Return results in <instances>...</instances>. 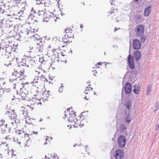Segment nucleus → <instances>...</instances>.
<instances>
[{"mask_svg":"<svg viewBox=\"0 0 159 159\" xmlns=\"http://www.w3.org/2000/svg\"><path fill=\"white\" fill-rule=\"evenodd\" d=\"M45 13V11L44 12L43 10H41L40 9L39 10H38V14L39 16L43 15V17H44Z\"/></svg>","mask_w":159,"mask_h":159,"instance_id":"32","label":"nucleus"},{"mask_svg":"<svg viewBox=\"0 0 159 159\" xmlns=\"http://www.w3.org/2000/svg\"><path fill=\"white\" fill-rule=\"evenodd\" d=\"M24 70L23 69H14V72L12 73V75L9 79V81L11 82H12L16 80L18 78H20V80L24 79Z\"/></svg>","mask_w":159,"mask_h":159,"instance_id":"2","label":"nucleus"},{"mask_svg":"<svg viewBox=\"0 0 159 159\" xmlns=\"http://www.w3.org/2000/svg\"><path fill=\"white\" fill-rule=\"evenodd\" d=\"M42 71V70L40 68H38L35 70V74L38 75H40L41 72Z\"/></svg>","mask_w":159,"mask_h":159,"instance_id":"30","label":"nucleus"},{"mask_svg":"<svg viewBox=\"0 0 159 159\" xmlns=\"http://www.w3.org/2000/svg\"><path fill=\"white\" fill-rule=\"evenodd\" d=\"M21 111H22V115L24 116H26L27 115L28 112L27 109L26 108L23 107H22Z\"/></svg>","mask_w":159,"mask_h":159,"instance_id":"26","label":"nucleus"},{"mask_svg":"<svg viewBox=\"0 0 159 159\" xmlns=\"http://www.w3.org/2000/svg\"><path fill=\"white\" fill-rule=\"evenodd\" d=\"M125 105L127 108L128 109H129L131 108V103L130 102H128L126 103Z\"/></svg>","mask_w":159,"mask_h":159,"instance_id":"36","label":"nucleus"},{"mask_svg":"<svg viewBox=\"0 0 159 159\" xmlns=\"http://www.w3.org/2000/svg\"><path fill=\"white\" fill-rule=\"evenodd\" d=\"M152 87L151 85H148L147 87V92L146 93L147 95H149L150 94V92L151 90Z\"/></svg>","mask_w":159,"mask_h":159,"instance_id":"29","label":"nucleus"},{"mask_svg":"<svg viewBox=\"0 0 159 159\" xmlns=\"http://www.w3.org/2000/svg\"><path fill=\"white\" fill-rule=\"evenodd\" d=\"M26 84H28V82H27L26 83H25L24 84V85H26Z\"/></svg>","mask_w":159,"mask_h":159,"instance_id":"50","label":"nucleus"},{"mask_svg":"<svg viewBox=\"0 0 159 159\" xmlns=\"http://www.w3.org/2000/svg\"><path fill=\"white\" fill-rule=\"evenodd\" d=\"M53 55L55 56L56 58L58 59V61H64V60L62 59L64 56V55H63L62 52L61 50L60 49H54L53 51Z\"/></svg>","mask_w":159,"mask_h":159,"instance_id":"6","label":"nucleus"},{"mask_svg":"<svg viewBox=\"0 0 159 159\" xmlns=\"http://www.w3.org/2000/svg\"><path fill=\"white\" fill-rule=\"evenodd\" d=\"M12 157L13 159H18V154L15 151H13L11 154Z\"/></svg>","mask_w":159,"mask_h":159,"instance_id":"27","label":"nucleus"},{"mask_svg":"<svg viewBox=\"0 0 159 159\" xmlns=\"http://www.w3.org/2000/svg\"><path fill=\"white\" fill-rule=\"evenodd\" d=\"M49 139V138L48 137H47L45 138L46 142L44 143L45 144H48V143L50 142V141H49V140L48 139Z\"/></svg>","mask_w":159,"mask_h":159,"instance_id":"38","label":"nucleus"},{"mask_svg":"<svg viewBox=\"0 0 159 159\" xmlns=\"http://www.w3.org/2000/svg\"><path fill=\"white\" fill-rule=\"evenodd\" d=\"M74 124H73V125H67V127H69V129H70L72 127H75L73 126V125Z\"/></svg>","mask_w":159,"mask_h":159,"instance_id":"43","label":"nucleus"},{"mask_svg":"<svg viewBox=\"0 0 159 159\" xmlns=\"http://www.w3.org/2000/svg\"><path fill=\"white\" fill-rule=\"evenodd\" d=\"M117 30V29H115L114 30V31L115 32Z\"/></svg>","mask_w":159,"mask_h":159,"instance_id":"52","label":"nucleus"},{"mask_svg":"<svg viewBox=\"0 0 159 159\" xmlns=\"http://www.w3.org/2000/svg\"><path fill=\"white\" fill-rule=\"evenodd\" d=\"M90 95H89L88 96H85V97L84 98V100H86L87 101L89 100L90 99Z\"/></svg>","mask_w":159,"mask_h":159,"instance_id":"37","label":"nucleus"},{"mask_svg":"<svg viewBox=\"0 0 159 159\" xmlns=\"http://www.w3.org/2000/svg\"><path fill=\"white\" fill-rule=\"evenodd\" d=\"M25 85L23 86L22 88L20 89L18 93L20 96L19 98L21 100H25L28 93V90L25 88Z\"/></svg>","mask_w":159,"mask_h":159,"instance_id":"8","label":"nucleus"},{"mask_svg":"<svg viewBox=\"0 0 159 159\" xmlns=\"http://www.w3.org/2000/svg\"><path fill=\"white\" fill-rule=\"evenodd\" d=\"M150 7H151L149 6L145 8L144 13L145 16H147L149 14L151 11Z\"/></svg>","mask_w":159,"mask_h":159,"instance_id":"25","label":"nucleus"},{"mask_svg":"<svg viewBox=\"0 0 159 159\" xmlns=\"http://www.w3.org/2000/svg\"><path fill=\"white\" fill-rule=\"evenodd\" d=\"M2 90H3V94H6L11 91V89H7L4 88L2 89Z\"/></svg>","mask_w":159,"mask_h":159,"instance_id":"33","label":"nucleus"},{"mask_svg":"<svg viewBox=\"0 0 159 159\" xmlns=\"http://www.w3.org/2000/svg\"><path fill=\"white\" fill-rule=\"evenodd\" d=\"M83 113H82L80 115V120H77L76 118L75 120L73 121V123H74L73 125V126L75 128H77L79 126L81 127L86 124L87 121L86 120L85 118L83 119V118L82 117V116H83Z\"/></svg>","mask_w":159,"mask_h":159,"instance_id":"4","label":"nucleus"},{"mask_svg":"<svg viewBox=\"0 0 159 159\" xmlns=\"http://www.w3.org/2000/svg\"><path fill=\"white\" fill-rule=\"evenodd\" d=\"M53 16L54 14L52 12V10H50L45 11V13L43 18L44 20L47 22L48 21L49 19L52 17Z\"/></svg>","mask_w":159,"mask_h":159,"instance_id":"13","label":"nucleus"},{"mask_svg":"<svg viewBox=\"0 0 159 159\" xmlns=\"http://www.w3.org/2000/svg\"><path fill=\"white\" fill-rule=\"evenodd\" d=\"M133 92L136 94H138L140 90V87L139 85H135L134 87Z\"/></svg>","mask_w":159,"mask_h":159,"instance_id":"24","label":"nucleus"},{"mask_svg":"<svg viewBox=\"0 0 159 159\" xmlns=\"http://www.w3.org/2000/svg\"><path fill=\"white\" fill-rule=\"evenodd\" d=\"M43 92L38 88H37V89H34L33 93L34 96L35 97L34 98L38 100H40V98H42L41 96L42 95H43L44 98H46L49 97L50 96L51 92L50 91H46L44 92Z\"/></svg>","mask_w":159,"mask_h":159,"instance_id":"1","label":"nucleus"},{"mask_svg":"<svg viewBox=\"0 0 159 159\" xmlns=\"http://www.w3.org/2000/svg\"><path fill=\"white\" fill-rule=\"evenodd\" d=\"M33 133L34 134H37L38 132H35V131H33Z\"/></svg>","mask_w":159,"mask_h":159,"instance_id":"46","label":"nucleus"},{"mask_svg":"<svg viewBox=\"0 0 159 159\" xmlns=\"http://www.w3.org/2000/svg\"><path fill=\"white\" fill-rule=\"evenodd\" d=\"M124 88L125 93L127 94H129L131 92L132 86L130 83H126Z\"/></svg>","mask_w":159,"mask_h":159,"instance_id":"17","label":"nucleus"},{"mask_svg":"<svg viewBox=\"0 0 159 159\" xmlns=\"http://www.w3.org/2000/svg\"><path fill=\"white\" fill-rule=\"evenodd\" d=\"M80 27L81 28H83V25H80Z\"/></svg>","mask_w":159,"mask_h":159,"instance_id":"49","label":"nucleus"},{"mask_svg":"<svg viewBox=\"0 0 159 159\" xmlns=\"http://www.w3.org/2000/svg\"><path fill=\"white\" fill-rule=\"evenodd\" d=\"M16 84H14V85H15Z\"/></svg>","mask_w":159,"mask_h":159,"instance_id":"56","label":"nucleus"},{"mask_svg":"<svg viewBox=\"0 0 159 159\" xmlns=\"http://www.w3.org/2000/svg\"><path fill=\"white\" fill-rule=\"evenodd\" d=\"M66 34L65 35L66 37H67L68 39L74 38L73 30L70 28H67L65 29Z\"/></svg>","mask_w":159,"mask_h":159,"instance_id":"14","label":"nucleus"},{"mask_svg":"<svg viewBox=\"0 0 159 159\" xmlns=\"http://www.w3.org/2000/svg\"><path fill=\"white\" fill-rule=\"evenodd\" d=\"M133 46L135 49H138L141 48V43L137 39L134 40L133 43Z\"/></svg>","mask_w":159,"mask_h":159,"instance_id":"18","label":"nucleus"},{"mask_svg":"<svg viewBox=\"0 0 159 159\" xmlns=\"http://www.w3.org/2000/svg\"><path fill=\"white\" fill-rule=\"evenodd\" d=\"M135 32L138 36L142 35L144 32V27L142 25H137L135 29Z\"/></svg>","mask_w":159,"mask_h":159,"instance_id":"10","label":"nucleus"},{"mask_svg":"<svg viewBox=\"0 0 159 159\" xmlns=\"http://www.w3.org/2000/svg\"><path fill=\"white\" fill-rule=\"evenodd\" d=\"M55 19H54V21L56 22L57 21V19H58V18H57L56 17H55Z\"/></svg>","mask_w":159,"mask_h":159,"instance_id":"47","label":"nucleus"},{"mask_svg":"<svg viewBox=\"0 0 159 159\" xmlns=\"http://www.w3.org/2000/svg\"><path fill=\"white\" fill-rule=\"evenodd\" d=\"M33 49L34 50L37 52H42L43 50V46L42 45V42L40 41L39 43L34 44L33 47H32L30 49Z\"/></svg>","mask_w":159,"mask_h":159,"instance_id":"9","label":"nucleus"},{"mask_svg":"<svg viewBox=\"0 0 159 159\" xmlns=\"http://www.w3.org/2000/svg\"><path fill=\"white\" fill-rule=\"evenodd\" d=\"M93 74L94 75H95V76H96V74H97V71L96 70H93Z\"/></svg>","mask_w":159,"mask_h":159,"instance_id":"44","label":"nucleus"},{"mask_svg":"<svg viewBox=\"0 0 159 159\" xmlns=\"http://www.w3.org/2000/svg\"><path fill=\"white\" fill-rule=\"evenodd\" d=\"M65 113V117L68 118L69 122L73 123V121L76 120L75 112L72 108H68Z\"/></svg>","mask_w":159,"mask_h":159,"instance_id":"3","label":"nucleus"},{"mask_svg":"<svg viewBox=\"0 0 159 159\" xmlns=\"http://www.w3.org/2000/svg\"><path fill=\"white\" fill-rule=\"evenodd\" d=\"M124 153L120 149H118L116 151L115 157L116 159H120L123 156Z\"/></svg>","mask_w":159,"mask_h":159,"instance_id":"19","label":"nucleus"},{"mask_svg":"<svg viewBox=\"0 0 159 159\" xmlns=\"http://www.w3.org/2000/svg\"><path fill=\"white\" fill-rule=\"evenodd\" d=\"M4 94H3V90L0 89V98L2 97Z\"/></svg>","mask_w":159,"mask_h":159,"instance_id":"40","label":"nucleus"},{"mask_svg":"<svg viewBox=\"0 0 159 159\" xmlns=\"http://www.w3.org/2000/svg\"><path fill=\"white\" fill-rule=\"evenodd\" d=\"M53 55L55 56L56 58L58 59V61H64V60L62 59L64 56V55H63L62 52L61 50L60 49H54L53 51Z\"/></svg>","mask_w":159,"mask_h":159,"instance_id":"7","label":"nucleus"},{"mask_svg":"<svg viewBox=\"0 0 159 159\" xmlns=\"http://www.w3.org/2000/svg\"><path fill=\"white\" fill-rule=\"evenodd\" d=\"M105 63V62H103V63L101 62H98L97 63V64L96 65L95 67H96V68H98V65H102L103 63Z\"/></svg>","mask_w":159,"mask_h":159,"instance_id":"39","label":"nucleus"},{"mask_svg":"<svg viewBox=\"0 0 159 159\" xmlns=\"http://www.w3.org/2000/svg\"><path fill=\"white\" fill-rule=\"evenodd\" d=\"M107 14L108 16L111 15V18L112 19L117 18V15L114 12V9H112V8L111 10L107 12Z\"/></svg>","mask_w":159,"mask_h":159,"instance_id":"21","label":"nucleus"},{"mask_svg":"<svg viewBox=\"0 0 159 159\" xmlns=\"http://www.w3.org/2000/svg\"><path fill=\"white\" fill-rule=\"evenodd\" d=\"M128 60L130 68L131 69H134V64L132 56L129 54L128 56Z\"/></svg>","mask_w":159,"mask_h":159,"instance_id":"16","label":"nucleus"},{"mask_svg":"<svg viewBox=\"0 0 159 159\" xmlns=\"http://www.w3.org/2000/svg\"><path fill=\"white\" fill-rule=\"evenodd\" d=\"M6 139H8L9 140H11L12 139V137L10 135H8L7 136L6 138Z\"/></svg>","mask_w":159,"mask_h":159,"instance_id":"42","label":"nucleus"},{"mask_svg":"<svg viewBox=\"0 0 159 159\" xmlns=\"http://www.w3.org/2000/svg\"><path fill=\"white\" fill-rule=\"evenodd\" d=\"M117 142L119 147H124L126 143V139L125 137L123 136H120L118 138Z\"/></svg>","mask_w":159,"mask_h":159,"instance_id":"12","label":"nucleus"},{"mask_svg":"<svg viewBox=\"0 0 159 159\" xmlns=\"http://www.w3.org/2000/svg\"><path fill=\"white\" fill-rule=\"evenodd\" d=\"M134 1L135 2H138L139 1V0H134Z\"/></svg>","mask_w":159,"mask_h":159,"instance_id":"51","label":"nucleus"},{"mask_svg":"<svg viewBox=\"0 0 159 159\" xmlns=\"http://www.w3.org/2000/svg\"><path fill=\"white\" fill-rule=\"evenodd\" d=\"M16 86H15L14 87V88H15V87H16Z\"/></svg>","mask_w":159,"mask_h":159,"instance_id":"54","label":"nucleus"},{"mask_svg":"<svg viewBox=\"0 0 159 159\" xmlns=\"http://www.w3.org/2000/svg\"><path fill=\"white\" fill-rule=\"evenodd\" d=\"M134 55L136 61H138L141 57V54L139 51H136L134 53Z\"/></svg>","mask_w":159,"mask_h":159,"instance_id":"23","label":"nucleus"},{"mask_svg":"<svg viewBox=\"0 0 159 159\" xmlns=\"http://www.w3.org/2000/svg\"><path fill=\"white\" fill-rule=\"evenodd\" d=\"M62 46V47H64V46Z\"/></svg>","mask_w":159,"mask_h":159,"instance_id":"55","label":"nucleus"},{"mask_svg":"<svg viewBox=\"0 0 159 159\" xmlns=\"http://www.w3.org/2000/svg\"><path fill=\"white\" fill-rule=\"evenodd\" d=\"M22 132H25L22 131H21L20 130H16L15 131V133H16V134L18 135L19 136H22Z\"/></svg>","mask_w":159,"mask_h":159,"instance_id":"31","label":"nucleus"},{"mask_svg":"<svg viewBox=\"0 0 159 159\" xmlns=\"http://www.w3.org/2000/svg\"><path fill=\"white\" fill-rule=\"evenodd\" d=\"M131 121V120L129 119H127L126 120V121L127 123H129Z\"/></svg>","mask_w":159,"mask_h":159,"instance_id":"45","label":"nucleus"},{"mask_svg":"<svg viewBox=\"0 0 159 159\" xmlns=\"http://www.w3.org/2000/svg\"><path fill=\"white\" fill-rule=\"evenodd\" d=\"M30 27L29 24H26L22 25L21 27V30L25 32H28L29 30H30Z\"/></svg>","mask_w":159,"mask_h":159,"instance_id":"22","label":"nucleus"},{"mask_svg":"<svg viewBox=\"0 0 159 159\" xmlns=\"http://www.w3.org/2000/svg\"><path fill=\"white\" fill-rule=\"evenodd\" d=\"M93 89L90 87H87L85 88L84 93L86 94H89V95H92L95 94V92L93 90Z\"/></svg>","mask_w":159,"mask_h":159,"instance_id":"20","label":"nucleus"},{"mask_svg":"<svg viewBox=\"0 0 159 159\" xmlns=\"http://www.w3.org/2000/svg\"><path fill=\"white\" fill-rule=\"evenodd\" d=\"M3 144L1 145V146H0V148H1L2 149H4L5 150H6V148H7V145L6 144L5 145V144Z\"/></svg>","mask_w":159,"mask_h":159,"instance_id":"35","label":"nucleus"},{"mask_svg":"<svg viewBox=\"0 0 159 159\" xmlns=\"http://www.w3.org/2000/svg\"><path fill=\"white\" fill-rule=\"evenodd\" d=\"M22 135L19 136V139L20 141L19 142V145L20 144V143H24L25 145V146H28L29 147V145H28L26 143H28V142H29V134H26L25 132H22Z\"/></svg>","mask_w":159,"mask_h":159,"instance_id":"5","label":"nucleus"},{"mask_svg":"<svg viewBox=\"0 0 159 159\" xmlns=\"http://www.w3.org/2000/svg\"><path fill=\"white\" fill-rule=\"evenodd\" d=\"M11 120L14 119L17 117V115L15 112V110H10L9 111H7L5 114Z\"/></svg>","mask_w":159,"mask_h":159,"instance_id":"15","label":"nucleus"},{"mask_svg":"<svg viewBox=\"0 0 159 159\" xmlns=\"http://www.w3.org/2000/svg\"><path fill=\"white\" fill-rule=\"evenodd\" d=\"M68 39L67 37H65V35H64V37L62 39L63 42L64 43H67L68 44L70 42V40L69 39Z\"/></svg>","mask_w":159,"mask_h":159,"instance_id":"28","label":"nucleus"},{"mask_svg":"<svg viewBox=\"0 0 159 159\" xmlns=\"http://www.w3.org/2000/svg\"><path fill=\"white\" fill-rule=\"evenodd\" d=\"M36 104H41V102H39L38 103H36Z\"/></svg>","mask_w":159,"mask_h":159,"instance_id":"48","label":"nucleus"},{"mask_svg":"<svg viewBox=\"0 0 159 159\" xmlns=\"http://www.w3.org/2000/svg\"><path fill=\"white\" fill-rule=\"evenodd\" d=\"M11 123V124H12V125H13V124H14V123H13V122H12Z\"/></svg>","mask_w":159,"mask_h":159,"instance_id":"53","label":"nucleus"},{"mask_svg":"<svg viewBox=\"0 0 159 159\" xmlns=\"http://www.w3.org/2000/svg\"><path fill=\"white\" fill-rule=\"evenodd\" d=\"M146 37H142L141 38L140 40L141 42H144L145 40Z\"/></svg>","mask_w":159,"mask_h":159,"instance_id":"41","label":"nucleus"},{"mask_svg":"<svg viewBox=\"0 0 159 159\" xmlns=\"http://www.w3.org/2000/svg\"><path fill=\"white\" fill-rule=\"evenodd\" d=\"M107 1L109 2L111 5H114L115 6V4L116 3L115 0H106Z\"/></svg>","mask_w":159,"mask_h":159,"instance_id":"34","label":"nucleus"},{"mask_svg":"<svg viewBox=\"0 0 159 159\" xmlns=\"http://www.w3.org/2000/svg\"><path fill=\"white\" fill-rule=\"evenodd\" d=\"M47 80L42 75H40L36 76L33 80L34 83H39V84H43Z\"/></svg>","mask_w":159,"mask_h":159,"instance_id":"11","label":"nucleus"}]
</instances>
